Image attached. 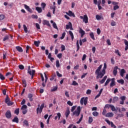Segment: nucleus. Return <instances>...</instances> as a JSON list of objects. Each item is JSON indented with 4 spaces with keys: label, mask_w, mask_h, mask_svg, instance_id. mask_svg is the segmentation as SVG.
Here are the masks:
<instances>
[{
    "label": "nucleus",
    "mask_w": 128,
    "mask_h": 128,
    "mask_svg": "<svg viewBox=\"0 0 128 128\" xmlns=\"http://www.w3.org/2000/svg\"><path fill=\"white\" fill-rule=\"evenodd\" d=\"M124 44H125V45H126L124 50H128V40H124Z\"/></svg>",
    "instance_id": "bb28decb"
},
{
    "label": "nucleus",
    "mask_w": 128,
    "mask_h": 128,
    "mask_svg": "<svg viewBox=\"0 0 128 128\" xmlns=\"http://www.w3.org/2000/svg\"><path fill=\"white\" fill-rule=\"evenodd\" d=\"M52 10H53V14H54V12H56V6H54L52 8Z\"/></svg>",
    "instance_id": "338daca9"
},
{
    "label": "nucleus",
    "mask_w": 128,
    "mask_h": 128,
    "mask_svg": "<svg viewBox=\"0 0 128 128\" xmlns=\"http://www.w3.org/2000/svg\"><path fill=\"white\" fill-rule=\"evenodd\" d=\"M69 34H70L71 38H72V40H74V33H72V32L71 30L69 31Z\"/></svg>",
    "instance_id": "a878e982"
},
{
    "label": "nucleus",
    "mask_w": 128,
    "mask_h": 128,
    "mask_svg": "<svg viewBox=\"0 0 128 128\" xmlns=\"http://www.w3.org/2000/svg\"><path fill=\"white\" fill-rule=\"evenodd\" d=\"M0 80H4L6 79V78L4 76V75H2L0 73Z\"/></svg>",
    "instance_id": "c03bdc74"
},
{
    "label": "nucleus",
    "mask_w": 128,
    "mask_h": 128,
    "mask_svg": "<svg viewBox=\"0 0 128 128\" xmlns=\"http://www.w3.org/2000/svg\"><path fill=\"white\" fill-rule=\"evenodd\" d=\"M110 109L112 112H118V110L119 112H120V108L118 107H114V106L112 104L111 105Z\"/></svg>",
    "instance_id": "423d86ee"
},
{
    "label": "nucleus",
    "mask_w": 128,
    "mask_h": 128,
    "mask_svg": "<svg viewBox=\"0 0 128 128\" xmlns=\"http://www.w3.org/2000/svg\"><path fill=\"white\" fill-rule=\"evenodd\" d=\"M117 82L118 84H124V80L122 79L118 80Z\"/></svg>",
    "instance_id": "7c9ffc66"
},
{
    "label": "nucleus",
    "mask_w": 128,
    "mask_h": 128,
    "mask_svg": "<svg viewBox=\"0 0 128 128\" xmlns=\"http://www.w3.org/2000/svg\"><path fill=\"white\" fill-rule=\"evenodd\" d=\"M41 6L43 10H44V8H46V3L42 2Z\"/></svg>",
    "instance_id": "49530a36"
},
{
    "label": "nucleus",
    "mask_w": 128,
    "mask_h": 128,
    "mask_svg": "<svg viewBox=\"0 0 128 128\" xmlns=\"http://www.w3.org/2000/svg\"><path fill=\"white\" fill-rule=\"evenodd\" d=\"M115 54H118V56H122V55L120 54V50H115L114 52Z\"/></svg>",
    "instance_id": "2f4dec72"
},
{
    "label": "nucleus",
    "mask_w": 128,
    "mask_h": 128,
    "mask_svg": "<svg viewBox=\"0 0 128 128\" xmlns=\"http://www.w3.org/2000/svg\"><path fill=\"white\" fill-rule=\"evenodd\" d=\"M43 24L44 26H50V22L46 20H44Z\"/></svg>",
    "instance_id": "a211bd4d"
},
{
    "label": "nucleus",
    "mask_w": 128,
    "mask_h": 128,
    "mask_svg": "<svg viewBox=\"0 0 128 128\" xmlns=\"http://www.w3.org/2000/svg\"><path fill=\"white\" fill-rule=\"evenodd\" d=\"M30 48H30V46H27L26 47V54H28V50H30Z\"/></svg>",
    "instance_id": "79ce46f5"
},
{
    "label": "nucleus",
    "mask_w": 128,
    "mask_h": 128,
    "mask_svg": "<svg viewBox=\"0 0 128 128\" xmlns=\"http://www.w3.org/2000/svg\"><path fill=\"white\" fill-rule=\"evenodd\" d=\"M65 96L66 98H70V94H68V92L66 91L65 92Z\"/></svg>",
    "instance_id": "e2e57ef3"
},
{
    "label": "nucleus",
    "mask_w": 128,
    "mask_h": 128,
    "mask_svg": "<svg viewBox=\"0 0 128 128\" xmlns=\"http://www.w3.org/2000/svg\"><path fill=\"white\" fill-rule=\"evenodd\" d=\"M32 96H34L32 94H28V98H29L30 102H32V100H34L32 99Z\"/></svg>",
    "instance_id": "aec40b11"
},
{
    "label": "nucleus",
    "mask_w": 128,
    "mask_h": 128,
    "mask_svg": "<svg viewBox=\"0 0 128 128\" xmlns=\"http://www.w3.org/2000/svg\"><path fill=\"white\" fill-rule=\"evenodd\" d=\"M77 52L80 50V44H78V40L76 42Z\"/></svg>",
    "instance_id": "864d4df0"
},
{
    "label": "nucleus",
    "mask_w": 128,
    "mask_h": 128,
    "mask_svg": "<svg viewBox=\"0 0 128 128\" xmlns=\"http://www.w3.org/2000/svg\"><path fill=\"white\" fill-rule=\"evenodd\" d=\"M120 100H126V96H122L121 97H120Z\"/></svg>",
    "instance_id": "69168bd1"
},
{
    "label": "nucleus",
    "mask_w": 128,
    "mask_h": 128,
    "mask_svg": "<svg viewBox=\"0 0 128 128\" xmlns=\"http://www.w3.org/2000/svg\"><path fill=\"white\" fill-rule=\"evenodd\" d=\"M9 37L8 36H6L4 37L3 40L4 42H6V40H8Z\"/></svg>",
    "instance_id": "3c124183"
},
{
    "label": "nucleus",
    "mask_w": 128,
    "mask_h": 128,
    "mask_svg": "<svg viewBox=\"0 0 128 128\" xmlns=\"http://www.w3.org/2000/svg\"><path fill=\"white\" fill-rule=\"evenodd\" d=\"M24 124H26V126H28V122L26 120H24L23 122Z\"/></svg>",
    "instance_id": "5fc2aeb1"
},
{
    "label": "nucleus",
    "mask_w": 128,
    "mask_h": 128,
    "mask_svg": "<svg viewBox=\"0 0 128 128\" xmlns=\"http://www.w3.org/2000/svg\"><path fill=\"white\" fill-rule=\"evenodd\" d=\"M106 78H108V76H105L102 80L99 81V82L101 84H104V82H106Z\"/></svg>",
    "instance_id": "ddd939ff"
},
{
    "label": "nucleus",
    "mask_w": 128,
    "mask_h": 128,
    "mask_svg": "<svg viewBox=\"0 0 128 128\" xmlns=\"http://www.w3.org/2000/svg\"><path fill=\"white\" fill-rule=\"evenodd\" d=\"M67 104L70 106H74V103L72 102L70 100L68 101Z\"/></svg>",
    "instance_id": "4c0bfd02"
},
{
    "label": "nucleus",
    "mask_w": 128,
    "mask_h": 128,
    "mask_svg": "<svg viewBox=\"0 0 128 128\" xmlns=\"http://www.w3.org/2000/svg\"><path fill=\"white\" fill-rule=\"evenodd\" d=\"M38 108H36V112H42V110H44V103L42 104L40 106L38 104Z\"/></svg>",
    "instance_id": "20e7f679"
},
{
    "label": "nucleus",
    "mask_w": 128,
    "mask_h": 128,
    "mask_svg": "<svg viewBox=\"0 0 128 128\" xmlns=\"http://www.w3.org/2000/svg\"><path fill=\"white\" fill-rule=\"evenodd\" d=\"M66 36V32H64L62 34V36L60 38V40H64V37Z\"/></svg>",
    "instance_id": "c9c22d12"
},
{
    "label": "nucleus",
    "mask_w": 128,
    "mask_h": 128,
    "mask_svg": "<svg viewBox=\"0 0 128 128\" xmlns=\"http://www.w3.org/2000/svg\"><path fill=\"white\" fill-rule=\"evenodd\" d=\"M118 66H116L113 70V74L116 76V74H118Z\"/></svg>",
    "instance_id": "f8f14e48"
},
{
    "label": "nucleus",
    "mask_w": 128,
    "mask_h": 128,
    "mask_svg": "<svg viewBox=\"0 0 128 128\" xmlns=\"http://www.w3.org/2000/svg\"><path fill=\"white\" fill-rule=\"evenodd\" d=\"M58 90V86H56L53 88L51 89V92H56Z\"/></svg>",
    "instance_id": "a18cd8bd"
},
{
    "label": "nucleus",
    "mask_w": 128,
    "mask_h": 128,
    "mask_svg": "<svg viewBox=\"0 0 128 128\" xmlns=\"http://www.w3.org/2000/svg\"><path fill=\"white\" fill-rule=\"evenodd\" d=\"M22 82V84L24 85V88H26V80H23Z\"/></svg>",
    "instance_id": "a19ab883"
},
{
    "label": "nucleus",
    "mask_w": 128,
    "mask_h": 128,
    "mask_svg": "<svg viewBox=\"0 0 128 128\" xmlns=\"http://www.w3.org/2000/svg\"><path fill=\"white\" fill-rule=\"evenodd\" d=\"M36 26L38 30H40V24H38V23H36Z\"/></svg>",
    "instance_id": "bf43d9fd"
},
{
    "label": "nucleus",
    "mask_w": 128,
    "mask_h": 128,
    "mask_svg": "<svg viewBox=\"0 0 128 128\" xmlns=\"http://www.w3.org/2000/svg\"><path fill=\"white\" fill-rule=\"evenodd\" d=\"M79 34H80V36L81 38H82L84 35L86 34V32L82 30V28H79Z\"/></svg>",
    "instance_id": "1a4fd4ad"
},
{
    "label": "nucleus",
    "mask_w": 128,
    "mask_h": 128,
    "mask_svg": "<svg viewBox=\"0 0 128 128\" xmlns=\"http://www.w3.org/2000/svg\"><path fill=\"white\" fill-rule=\"evenodd\" d=\"M72 22H68V24L66 25V30H70V28H72Z\"/></svg>",
    "instance_id": "412c9836"
},
{
    "label": "nucleus",
    "mask_w": 128,
    "mask_h": 128,
    "mask_svg": "<svg viewBox=\"0 0 128 128\" xmlns=\"http://www.w3.org/2000/svg\"><path fill=\"white\" fill-rule=\"evenodd\" d=\"M90 36L93 40H96V38H94V32H90Z\"/></svg>",
    "instance_id": "6ab92c4d"
},
{
    "label": "nucleus",
    "mask_w": 128,
    "mask_h": 128,
    "mask_svg": "<svg viewBox=\"0 0 128 128\" xmlns=\"http://www.w3.org/2000/svg\"><path fill=\"white\" fill-rule=\"evenodd\" d=\"M74 112H80V106H78Z\"/></svg>",
    "instance_id": "58836bf2"
},
{
    "label": "nucleus",
    "mask_w": 128,
    "mask_h": 128,
    "mask_svg": "<svg viewBox=\"0 0 128 128\" xmlns=\"http://www.w3.org/2000/svg\"><path fill=\"white\" fill-rule=\"evenodd\" d=\"M72 86H78V83L76 82V80L72 81Z\"/></svg>",
    "instance_id": "37998d69"
},
{
    "label": "nucleus",
    "mask_w": 128,
    "mask_h": 128,
    "mask_svg": "<svg viewBox=\"0 0 128 128\" xmlns=\"http://www.w3.org/2000/svg\"><path fill=\"white\" fill-rule=\"evenodd\" d=\"M36 10L38 11V14H40L41 12H42V8L40 7L36 6Z\"/></svg>",
    "instance_id": "2eb2a0df"
},
{
    "label": "nucleus",
    "mask_w": 128,
    "mask_h": 128,
    "mask_svg": "<svg viewBox=\"0 0 128 128\" xmlns=\"http://www.w3.org/2000/svg\"><path fill=\"white\" fill-rule=\"evenodd\" d=\"M105 116L106 118H112L114 116V114L112 112H108L105 115Z\"/></svg>",
    "instance_id": "f3484780"
},
{
    "label": "nucleus",
    "mask_w": 128,
    "mask_h": 128,
    "mask_svg": "<svg viewBox=\"0 0 128 128\" xmlns=\"http://www.w3.org/2000/svg\"><path fill=\"white\" fill-rule=\"evenodd\" d=\"M23 28H24V32H25L26 34L28 33V28L26 27V24H24Z\"/></svg>",
    "instance_id": "473e14b6"
},
{
    "label": "nucleus",
    "mask_w": 128,
    "mask_h": 128,
    "mask_svg": "<svg viewBox=\"0 0 128 128\" xmlns=\"http://www.w3.org/2000/svg\"><path fill=\"white\" fill-rule=\"evenodd\" d=\"M80 104H82H82H84V106H86V104H88V98H82L80 99Z\"/></svg>",
    "instance_id": "39448f33"
},
{
    "label": "nucleus",
    "mask_w": 128,
    "mask_h": 128,
    "mask_svg": "<svg viewBox=\"0 0 128 128\" xmlns=\"http://www.w3.org/2000/svg\"><path fill=\"white\" fill-rule=\"evenodd\" d=\"M60 61L58 60H56V67L60 68Z\"/></svg>",
    "instance_id": "09e8293b"
},
{
    "label": "nucleus",
    "mask_w": 128,
    "mask_h": 128,
    "mask_svg": "<svg viewBox=\"0 0 128 128\" xmlns=\"http://www.w3.org/2000/svg\"><path fill=\"white\" fill-rule=\"evenodd\" d=\"M86 94H92V90H88L86 92Z\"/></svg>",
    "instance_id": "052dcab7"
},
{
    "label": "nucleus",
    "mask_w": 128,
    "mask_h": 128,
    "mask_svg": "<svg viewBox=\"0 0 128 128\" xmlns=\"http://www.w3.org/2000/svg\"><path fill=\"white\" fill-rule=\"evenodd\" d=\"M118 8H120V6H118V5H115L114 6V10H118Z\"/></svg>",
    "instance_id": "603ef678"
},
{
    "label": "nucleus",
    "mask_w": 128,
    "mask_h": 128,
    "mask_svg": "<svg viewBox=\"0 0 128 128\" xmlns=\"http://www.w3.org/2000/svg\"><path fill=\"white\" fill-rule=\"evenodd\" d=\"M56 74H57V76L58 77V78H62V74H60V72H58V71H57L56 72Z\"/></svg>",
    "instance_id": "de8ad7c7"
},
{
    "label": "nucleus",
    "mask_w": 128,
    "mask_h": 128,
    "mask_svg": "<svg viewBox=\"0 0 128 128\" xmlns=\"http://www.w3.org/2000/svg\"><path fill=\"white\" fill-rule=\"evenodd\" d=\"M18 68L20 70H24V66L22 64L19 65Z\"/></svg>",
    "instance_id": "8fccbe9b"
},
{
    "label": "nucleus",
    "mask_w": 128,
    "mask_h": 128,
    "mask_svg": "<svg viewBox=\"0 0 128 128\" xmlns=\"http://www.w3.org/2000/svg\"><path fill=\"white\" fill-rule=\"evenodd\" d=\"M12 122H16V124H18V117H14L12 120Z\"/></svg>",
    "instance_id": "393cba45"
},
{
    "label": "nucleus",
    "mask_w": 128,
    "mask_h": 128,
    "mask_svg": "<svg viewBox=\"0 0 128 128\" xmlns=\"http://www.w3.org/2000/svg\"><path fill=\"white\" fill-rule=\"evenodd\" d=\"M5 116L7 118H12V114L10 112H6Z\"/></svg>",
    "instance_id": "5701e85b"
},
{
    "label": "nucleus",
    "mask_w": 128,
    "mask_h": 128,
    "mask_svg": "<svg viewBox=\"0 0 128 128\" xmlns=\"http://www.w3.org/2000/svg\"><path fill=\"white\" fill-rule=\"evenodd\" d=\"M110 80H112V79L108 78L104 84V86H108V84H110Z\"/></svg>",
    "instance_id": "c85d7f7f"
},
{
    "label": "nucleus",
    "mask_w": 128,
    "mask_h": 128,
    "mask_svg": "<svg viewBox=\"0 0 128 128\" xmlns=\"http://www.w3.org/2000/svg\"><path fill=\"white\" fill-rule=\"evenodd\" d=\"M94 119H92V117L90 116L88 118V123L92 124V122H93Z\"/></svg>",
    "instance_id": "f704fd0d"
},
{
    "label": "nucleus",
    "mask_w": 128,
    "mask_h": 128,
    "mask_svg": "<svg viewBox=\"0 0 128 128\" xmlns=\"http://www.w3.org/2000/svg\"><path fill=\"white\" fill-rule=\"evenodd\" d=\"M82 118H84V115L82 114H81V117L79 119L78 121L76 122V124H80V122H82Z\"/></svg>",
    "instance_id": "72a5a7b5"
},
{
    "label": "nucleus",
    "mask_w": 128,
    "mask_h": 128,
    "mask_svg": "<svg viewBox=\"0 0 128 128\" xmlns=\"http://www.w3.org/2000/svg\"><path fill=\"white\" fill-rule=\"evenodd\" d=\"M83 22H84L85 24H88V16L86 15L84 16Z\"/></svg>",
    "instance_id": "9d476101"
},
{
    "label": "nucleus",
    "mask_w": 128,
    "mask_h": 128,
    "mask_svg": "<svg viewBox=\"0 0 128 128\" xmlns=\"http://www.w3.org/2000/svg\"><path fill=\"white\" fill-rule=\"evenodd\" d=\"M26 108H28V106L25 104L23 105L21 108V110H22V112H28V110Z\"/></svg>",
    "instance_id": "6e6552de"
},
{
    "label": "nucleus",
    "mask_w": 128,
    "mask_h": 128,
    "mask_svg": "<svg viewBox=\"0 0 128 128\" xmlns=\"http://www.w3.org/2000/svg\"><path fill=\"white\" fill-rule=\"evenodd\" d=\"M76 106H73L71 109L72 112H73L74 110H76Z\"/></svg>",
    "instance_id": "0e129e2a"
},
{
    "label": "nucleus",
    "mask_w": 128,
    "mask_h": 128,
    "mask_svg": "<svg viewBox=\"0 0 128 128\" xmlns=\"http://www.w3.org/2000/svg\"><path fill=\"white\" fill-rule=\"evenodd\" d=\"M4 18V14H0V20H2Z\"/></svg>",
    "instance_id": "4d7b16f0"
},
{
    "label": "nucleus",
    "mask_w": 128,
    "mask_h": 128,
    "mask_svg": "<svg viewBox=\"0 0 128 128\" xmlns=\"http://www.w3.org/2000/svg\"><path fill=\"white\" fill-rule=\"evenodd\" d=\"M52 26L54 28L58 30V26H56V22L53 23Z\"/></svg>",
    "instance_id": "13d9d810"
},
{
    "label": "nucleus",
    "mask_w": 128,
    "mask_h": 128,
    "mask_svg": "<svg viewBox=\"0 0 128 128\" xmlns=\"http://www.w3.org/2000/svg\"><path fill=\"white\" fill-rule=\"evenodd\" d=\"M60 113H58L57 115L55 116L54 118V120H58H58H60Z\"/></svg>",
    "instance_id": "c756f323"
},
{
    "label": "nucleus",
    "mask_w": 128,
    "mask_h": 128,
    "mask_svg": "<svg viewBox=\"0 0 128 128\" xmlns=\"http://www.w3.org/2000/svg\"><path fill=\"white\" fill-rule=\"evenodd\" d=\"M111 106H112V104H106L104 106V108H110Z\"/></svg>",
    "instance_id": "e433bc0d"
},
{
    "label": "nucleus",
    "mask_w": 128,
    "mask_h": 128,
    "mask_svg": "<svg viewBox=\"0 0 128 128\" xmlns=\"http://www.w3.org/2000/svg\"><path fill=\"white\" fill-rule=\"evenodd\" d=\"M16 50H18V52H24L22 48L20 46H16Z\"/></svg>",
    "instance_id": "dca6fc26"
},
{
    "label": "nucleus",
    "mask_w": 128,
    "mask_h": 128,
    "mask_svg": "<svg viewBox=\"0 0 128 128\" xmlns=\"http://www.w3.org/2000/svg\"><path fill=\"white\" fill-rule=\"evenodd\" d=\"M118 100V97L115 96L112 98V102L113 104H114L115 102H116Z\"/></svg>",
    "instance_id": "b1692460"
},
{
    "label": "nucleus",
    "mask_w": 128,
    "mask_h": 128,
    "mask_svg": "<svg viewBox=\"0 0 128 128\" xmlns=\"http://www.w3.org/2000/svg\"><path fill=\"white\" fill-rule=\"evenodd\" d=\"M24 6L26 10L29 12H32V9H30V6H28V5L24 4Z\"/></svg>",
    "instance_id": "4468645a"
},
{
    "label": "nucleus",
    "mask_w": 128,
    "mask_h": 128,
    "mask_svg": "<svg viewBox=\"0 0 128 128\" xmlns=\"http://www.w3.org/2000/svg\"><path fill=\"white\" fill-rule=\"evenodd\" d=\"M124 74H126V70H124V69H122L120 72V76L122 77L124 76Z\"/></svg>",
    "instance_id": "cd10ccee"
},
{
    "label": "nucleus",
    "mask_w": 128,
    "mask_h": 128,
    "mask_svg": "<svg viewBox=\"0 0 128 128\" xmlns=\"http://www.w3.org/2000/svg\"><path fill=\"white\" fill-rule=\"evenodd\" d=\"M5 102L8 104V106H12L14 104V102H12L10 100V98H8V96L6 95V99H5Z\"/></svg>",
    "instance_id": "7ed1b4c3"
},
{
    "label": "nucleus",
    "mask_w": 128,
    "mask_h": 128,
    "mask_svg": "<svg viewBox=\"0 0 128 128\" xmlns=\"http://www.w3.org/2000/svg\"><path fill=\"white\" fill-rule=\"evenodd\" d=\"M106 63H104V66L100 72V70H102V65L101 64L98 67V68L96 70L95 72V74L96 76V80H98V78H102V77L104 74H106Z\"/></svg>",
    "instance_id": "f257e3e1"
},
{
    "label": "nucleus",
    "mask_w": 128,
    "mask_h": 128,
    "mask_svg": "<svg viewBox=\"0 0 128 128\" xmlns=\"http://www.w3.org/2000/svg\"><path fill=\"white\" fill-rule=\"evenodd\" d=\"M62 52H64V50H66V46L64 45L61 46Z\"/></svg>",
    "instance_id": "680f3d73"
},
{
    "label": "nucleus",
    "mask_w": 128,
    "mask_h": 128,
    "mask_svg": "<svg viewBox=\"0 0 128 128\" xmlns=\"http://www.w3.org/2000/svg\"><path fill=\"white\" fill-rule=\"evenodd\" d=\"M96 18L97 20H100L102 18V17L100 15H96Z\"/></svg>",
    "instance_id": "ea45409f"
},
{
    "label": "nucleus",
    "mask_w": 128,
    "mask_h": 128,
    "mask_svg": "<svg viewBox=\"0 0 128 128\" xmlns=\"http://www.w3.org/2000/svg\"><path fill=\"white\" fill-rule=\"evenodd\" d=\"M28 74H29L32 76L31 78L32 80V78H34V76L36 74V70H32H32H30V67L28 66Z\"/></svg>",
    "instance_id": "f03ea898"
},
{
    "label": "nucleus",
    "mask_w": 128,
    "mask_h": 128,
    "mask_svg": "<svg viewBox=\"0 0 128 128\" xmlns=\"http://www.w3.org/2000/svg\"><path fill=\"white\" fill-rule=\"evenodd\" d=\"M116 86V78H111V84H110V88H112V86Z\"/></svg>",
    "instance_id": "0eeeda50"
},
{
    "label": "nucleus",
    "mask_w": 128,
    "mask_h": 128,
    "mask_svg": "<svg viewBox=\"0 0 128 128\" xmlns=\"http://www.w3.org/2000/svg\"><path fill=\"white\" fill-rule=\"evenodd\" d=\"M40 41H34V44L36 46L37 48H38L40 46Z\"/></svg>",
    "instance_id": "4be33fe9"
},
{
    "label": "nucleus",
    "mask_w": 128,
    "mask_h": 128,
    "mask_svg": "<svg viewBox=\"0 0 128 128\" xmlns=\"http://www.w3.org/2000/svg\"><path fill=\"white\" fill-rule=\"evenodd\" d=\"M57 57L58 58H62V53L58 54L57 55Z\"/></svg>",
    "instance_id": "6e6d98bb"
},
{
    "label": "nucleus",
    "mask_w": 128,
    "mask_h": 128,
    "mask_svg": "<svg viewBox=\"0 0 128 128\" xmlns=\"http://www.w3.org/2000/svg\"><path fill=\"white\" fill-rule=\"evenodd\" d=\"M111 126L112 128H116V126L114 124V123L112 122H111Z\"/></svg>",
    "instance_id": "774afa93"
},
{
    "label": "nucleus",
    "mask_w": 128,
    "mask_h": 128,
    "mask_svg": "<svg viewBox=\"0 0 128 128\" xmlns=\"http://www.w3.org/2000/svg\"><path fill=\"white\" fill-rule=\"evenodd\" d=\"M66 14L69 16H73V18H76V15H74V14L72 12L69 10L68 12H66Z\"/></svg>",
    "instance_id": "9b49d317"
}]
</instances>
